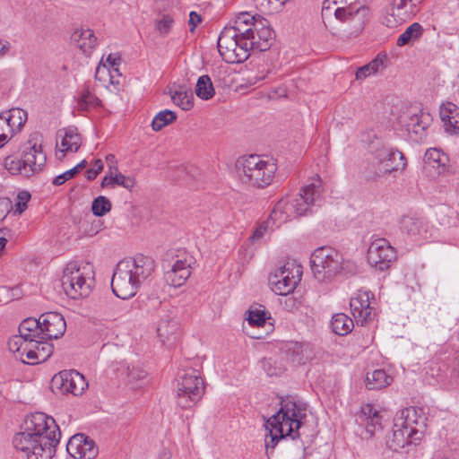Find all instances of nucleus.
<instances>
[{
  "label": "nucleus",
  "instance_id": "nucleus-33",
  "mask_svg": "<svg viewBox=\"0 0 459 459\" xmlns=\"http://www.w3.org/2000/svg\"><path fill=\"white\" fill-rule=\"evenodd\" d=\"M393 377L384 369H375L366 375V386L369 390H380L389 385Z\"/></svg>",
  "mask_w": 459,
  "mask_h": 459
},
{
  "label": "nucleus",
  "instance_id": "nucleus-29",
  "mask_svg": "<svg viewBox=\"0 0 459 459\" xmlns=\"http://www.w3.org/2000/svg\"><path fill=\"white\" fill-rule=\"evenodd\" d=\"M445 128L452 134L459 133V108L452 102L444 104L440 110Z\"/></svg>",
  "mask_w": 459,
  "mask_h": 459
},
{
  "label": "nucleus",
  "instance_id": "nucleus-1",
  "mask_svg": "<svg viewBox=\"0 0 459 459\" xmlns=\"http://www.w3.org/2000/svg\"><path fill=\"white\" fill-rule=\"evenodd\" d=\"M61 437L56 420L43 412H35L24 422V430L16 433L13 445L27 459H51Z\"/></svg>",
  "mask_w": 459,
  "mask_h": 459
},
{
  "label": "nucleus",
  "instance_id": "nucleus-13",
  "mask_svg": "<svg viewBox=\"0 0 459 459\" xmlns=\"http://www.w3.org/2000/svg\"><path fill=\"white\" fill-rule=\"evenodd\" d=\"M316 188H319V186H316L314 183L304 186L300 193L291 202H289L291 213L297 216L307 215L314 205L316 197L319 196Z\"/></svg>",
  "mask_w": 459,
  "mask_h": 459
},
{
  "label": "nucleus",
  "instance_id": "nucleus-26",
  "mask_svg": "<svg viewBox=\"0 0 459 459\" xmlns=\"http://www.w3.org/2000/svg\"><path fill=\"white\" fill-rule=\"evenodd\" d=\"M168 94L170 95L173 103L183 110H190L194 107L193 91L186 85H173L169 88Z\"/></svg>",
  "mask_w": 459,
  "mask_h": 459
},
{
  "label": "nucleus",
  "instance_id": "nucleus-14",
  "mask_svg": "<svg viewBox=\"0 0 459 459\" xmlns=\"http://www.w3.org/2000/svg\"><path fill=\"white\" fill-rule=\"evenodd\" d=\"M41 339H58L66 330L65 318L56 312L44 313L40 316Z\"/></svg>",
  "mask_w": 459,
  "mask_h": 459
},
{
  "label": "nucleus",
  "instance_id": "nucleus-40",
  "mask_svg": "<svg viewBox=\"0 0 459 459\" xmlns=\"http://www.w3.org/2000/svg\"><path fill=\"white\" fill-rule=\"evenodd\" d=\"M404 427L416 428L424 427V418L417 417V410L414 407L405 408L401 411V417L395 420Z\"/></svg>",
  "mask_w": 459,
  "mask_h": 459
},
{
  "label": "nucleus",
  "instance_id": "nucleus-8",
  "mask_svg": "<svg viewBox=\"0 0 459 459\" xmlns=\"http://www.w3.org/2000/svg\"><path fill=\"white\" fill-rule=\"evenodd\" d=\"M300 277V267L292 262H287L269 274L268 282L275 294L286 296L295 290Z\"/></svg>",
  "mask_w": 459,
  "mask_h": 459
},
{
  "label": "nucleus",
  "instance_id": "nucleus-17",
  "mask_svg": "<svg viewBox=\"0 0 459 459\" xmlns=\"http://www.w3.org/2000/svg\"><path fill=\"white\" fill-rule=\"evenodd\" d=\"M192 256H186L178 259L171 269L164 273V279L167 284L172 287H180L191 275Z\"/></svg>",
  "mask_w": 459,
  "mask_h": 459
},
{
  "label": "nucleus",
  "instance_id": "nucleus-2",
  "mask_svg": "<svg viewBox=\"0 0 459 459\" xmlns=\"http://www.w3.org/2000/svg\"><path fill=\"white\" fill-rule=\"evenodd\" d=\"M280 405L279 411L268 418L264 425L269 432L264 439L267 455L274 449L280 440L286 437H290L292 439L299 438L300 436L299 429L307 417L306 404L295 401L291 396L281 398Z\"/></svg>",
  "mask_w": 459,
  "mask_h": 459
},
{
  "label": "nucleus",
  "instance_id": "nucleus-21",
  "mask_svg": "<svg viewBox=\"0 0 459 459\" xmlns=\"http://www.w3.org/2000/svg\"><path fill=\"white\" fill-rule=\"evenodd\" d=\"M422 430L416 428L404 427L398 421L394 423L392 443L394 449L403 448L411 443L421 438Z\"/></svg>",
  "mask_w": 459,
  "mask_h": 459
},
{
  "label": "nucleus",
  "instance_id": "nucleus-38",
  "mask_svg": "<svg viewBox=\"0 0 459 459\" xmlns=\"http://www.w3.org/2000/svg\"><path fill=\"white\" fill-rule=\"evenodd\" d=\"M177 331L178 323L175 320H162L157 327V334L162 344L174 342Z\"/></svg>",
  "mask_w": 459,
  "mask_h": 459
},
{
  "label": "nucleus",
  "instance_id": "nucleus-5",
  "mask_svg": "<svg viewBox=\"0 0 459 459\" xmlns=\"http://www.w3.org/2000/svg\"><path fill=\"white\" fill-rule=\"evenodd\" d=\"M405 167V157L401 152L381 147L372 154V159L365 168L364 174L368 180L375 181L385 174L404 169Z\"/></svg>",
  "mask_w": 459,
  "mask_h": 459
},
{
  "label": "nucleus",
  "instance_id": "nucleus-30",
  "mask_svg": "<svg viewBox=\"0 0 459 459\" xmlns=\"http://www.w3.org/2000/svg\"><path fill=\"white\" fill-rule=\"evenodd\" d=\"M289 206V201L286 199L282 198L278 201L269 215L266 224H271V228H273V226L279 227L281 224L288 221L292 216Z\"/></svg>",
  "mask_w": 459,
  "mask_h": 459
},
{
  "label": "nucleus",
  "instance_id": "nucleus-42",
  "mask_svg": "<svg viewBox=\"0 0 459 459\" xmlns=\"http://www.w3.org/2000/svg\"><path fill=\"white\" fill-rule=\"evenodd\" d=\"M274 30H255L254 45L257 51L268 50L274 42Z\"/></svg>",
  "mask_w": 459,
  "mask_h": 459
},
{
  "label": "nucleus",
  "instance_id": "nucleus-61",
  "mask_svg": "<svg viewBox=\"0 0 459 459\" xmlns=\"http://www.w3.org/2000/svg\"><path fill=\"white\" fill-rule=\"evenodd\" d=\"M12 208V202L7 197L0 198V219H4Z\"/></svg>",
  "mask_w": 459,
  "mask_h": 459
},
{
  "label": "nucleus",
  "instance_id": "nucleus-22",
  "mask_svg": "<svg viewBox=\"0 0 459 459\" xmlns=\"http://www.w3.org/2000/svg\"><path fill=\"white\" fill-rule=\"evenodd\" d=\"M70 39L71 44L78 48L86 56H90L98 45V38L94 30H74Z\"/></svg>",
  "mask_w": 459,
  "mask_h": 459
},
{
  "label": "nucleus",
  "instance_id": "nucleus-16",
  "mask_svg": "<svg viewBox=\"0 0 459 459\" xmlns=\"http://www.w3.org/2000/svg\"><path fill=\"white\" fill-rule=\"evenodd\" d=\"M28 143L30 146L24 148L22 155L26 177L39 172L46 162V155L41 150V145H38L36 143L31 144L30 140Z\"/></svg>",
  "mask_w": 459,
  "mask_h": 459
},
{
  "label": "nucleus",
  "instance_id": "nucleus-37",
  "mask_svg": "<svg viewBox=\"0 0 459 459\" xmlns=\"http://www.w3.org/2000/svg\"><path fill=\"white\" fill-rule=\"evenodd\" d=\"M403 229L411 236H420L422 238H428L427 224L421 219L406 217L402 221Z\"/></svg>",
  "mask_w": 459,
  "mask_h": 459
},
{
  "label": "nucleus",
  "instance_id": "nucleus-51",
  "mask_svg": "<svg viewBox=\"0 0 459 459\" xmlns=\"http://www.w3.org/2000/svg\"><path fill=\"white\" fill-rule=\"evenodd\" d=\"M136 181L133 176H126L117 171V186H122L129 193H132L135 187Z\"/></svg>",
  "mask_w": 459,
  "mask_h": 459
},
{
  "label": "nucleus",
  "instance_id": "nucleus-43",
  "mask_svg": "<svg viewBox=\"0 0 459 459\" xmlns=\"http://www.w3.org/2000/svg\"><path fill=\"white\" fill-rule=\"evenodd\" d=\"M270 314L265 310L264 306L259 307H251L248 309V324L252 326L261 327L264 326L267 319H270Z\"/></svg>",
  "mask_w": 459,
  "mask_h": 459
},
{
  "label": "nucleus",
  "instance_id": "nucleus-39",
  "mask_svg": "<svg viewBox=\"0 0 459 459\" xmlns=\"http://www.w3.org/2000/svg\"><path fill=\"white\" fill-rule=\"evenodd\" d=\"M3 115V120L11 128L12 131H20L27 120V112L22 108H12L8 111L7 116Z\"/></svg>",
  "mask_w": 459,
  "mask_h": 459
},
{
  "label": "nucleus",
  "instance_id": "nucleus-24",
  "mask_svg": "<svg viewBox=\"0 0 459 459\" xmlns=\"http://www.w3.org/2000/svg\"><path fill=\"white\" fill-rule=\"evenodd\" d=\"M390 59L385 51H380L375 58L367 65L358 68L356 72L357 80H364L368 75L382 73L389 65Z\"/></svg>",
  "mask_w": 459,
  "mask_h": 459
},
{
  "label": "nucleus",
  "instance_id": "nucleus-57",
  "mask_svg": "<svg viewBox=\"0 0 459 459\" xmlns=\"http://www.w3.org/2000/svg\"><path fill=\"white\" fill-rule=\"evenodd\" d=\"M114 159H115V155L114 154H108L106 157V160H107L108 164H111L113 162ZM109 170H110L109 173L107 176H105L104 178L101 181V186L102 187L115 185V175L112 172L111 165H109Z\"/></svg>",
  "mask_w": 459,
  "mask_h": 459
},
{
  "label": "nucleus",
  "instance_id": "nucleus-9",
  "mask_svg": "<svg viewBox=\"0 0 459 459\" xmlns=\"http://www.w3.org/2000/svg\"><path fill=\"white\" fill-rule=\"evenodd\" d=\"M61 284L65 294L76 299L88 297L91 293V285L87 283L84 273L76 264H68L64 270Z\"/></svg>",
  "mask_w": 459,
  "mask_h": 459
},
{
  "label": "nucleus",
  "instance_id": "nucleus-58",
  "mask_svg": "<svg viewBox=\"0 0 459 459\" xmlns=\"http://www.w3.org/2000/svg\"><path fill=\"white\" fill-rule=\"evenodd\" d=\"M103 161L100 159L94 161L92 168L87 169L86 178L88 180H94L103 169Z\"/></svg>",
  "mask_w": 459,
  "mask_h": 459
},
{
  "label": "nucleus",
  "instance_id": "nucleus-45",
  "mask_svg": "<svg viewBox=\"0 0 459 459\" xmlns=\"http://www.w3.org/2000/svg\"><path fill=\"white\" fill-rule=\"evenodd\" d=\"M80 141L81 137L77 133L71 129L67 130L61 141V145L64 147L61 152H66L70 151L76 152L80 147Z\"/></svg>",
  "mask_w": 459,
  "mask_h": 459
},
{
  "label": "nucleus",
  "instance_id": "nucleus-56",
  "mask_svg": "<svg viewBox=\"0 0 459 459\" xmlns=\"http://www.w3.org/2000/svg\"><path fill=\"white\" fill-rule=\"evenodd\" d=\"M156 22V29H170L174 24V17L170 13H162L157 18Z\"/></svg>",
  "mask_w": 459,
  "mask_h": 459
},
{
  "label": "nucleus",
  "instance_id": "nucleus-11",
  "mask_svg": "<svg viewBox=\"0 0 459 459\" xmlns=\"http://www.w3.org/2000/svg\"><path fill=\"white\" fill-rule=\"evenodd\" d=\"M423 170L431 178L450 173L452 167L448 155L440 149L429 148L423 157Z\"/></svg>",
  "mask_w": 459,
  "mask_h": 459
},
{
  "label": "nucleus",
  "instance_id": "nucleus-4",
  "mask_svg": "<svg viewBox=\"0 0 459 459\" xmlns=\"http://www.w3.org/2000/svg\"><path fill=\"white\" fill-rule=\"evenodd\" d=\"M176 381V403L181 409L192 408L205 393L204 381L195 368L180 369Z\"/></svg>",
  "mask_w": 459,
  "mask_h": 459
},
{
  "label": "nucleus",
  "instance_id": "nucleus-35",
  "mask_svg": "<svg viewBox=\"0 0 459 459\" xmlns=\"http://www.w3.org/2000/svg\"><path fill=\"white\" fill-rule=\"evenodd\" d=\"M237 30H221L218 38V49L221 55H233L235 57V51L237 49L236 38Z\"/></svg>",
  "mask_w": 459,
  "mask_h": 459
},
{
  "label": "nucleus",
  "instance_id": "nucleus-44",
  "mask_svg": "<svg viewBox=\"0 0 459 459\" xmlns=\"http://www.w3.org/2000/svg\"><path fill=\"white\" fill-rule=\"evenodd\" d=\"M177 119V114L169 109H165L159 112L152 122V128L153 131H160L166 126L173 123Z\"/></svg>",
  "mask_w": 459,
  "mask_h": 459
},
{
  "label": "nucleus",
  "instance_id": "nucleus-36",
  "mask_svg": "<svg viewBox=\"0 0 459 459\" xmlns=\"http://www.w3.org/2000/svg\"><path fill=\"white\" fill-rule=\"evenodd\" d=\"M353 327V320L346 314L338 313L333 316L331 320V328L335 334L344 336L351 333Z\"/></svg>",
  "mask_w": 459,
  "mask_h": 459
},
{
  "label": "nucleus",
  "instance_id": "nucleus-10",
  "mask_svg": "<svg viewBox=\"0 0 459 459\" xmlns=\"http://www.w3.org/2000/svg\"><path fill=\"white\" fill-rule=\"evenodd\" d=\"M367 258L371 266L384 272L396 260V252L385 238H377L368 247Z\"/></svg>",
  "mask_w": 459,
  "mask_h": 459
},
{
  "label": "nucleus",
  "instance_id": "nucleus-59",
  "mask_svg": "<svg viewBox=\"0 0 459 459\" xmlns=\"http://www.w3.org/2000/svg\"><path fill=\"white\" fill-rule=\"evenodd\" d=\"M409 126L415 134H420L427 128V124L420 120L418 116H413L411 117Z\"/></svg>",
  "mask_w": 459,
  "mask_h": 459
},
{
  "label": "nucleus",
  "instance_id": "nucleus-20",
  "mask_svg": "<svg viewBox=\"0 0 459 459\" xmlns=\"http://www.w3.org/2000/svg\"><path fill=\"white\" fill-rule=\"evenodd\" d=\"M244 26H254L256 29H273L271 22L266 18L248 12L238 13L232 22L224 25L222 29H240Z\"/></svg>",
  "mask_w": 459,
  "mask_h": 459
},
{
  "label": "nucleus",
  "instance_id": "nucleus-31",
  "mask_svg": "<svg viewBox=\"0 0 459 459\" xmlns=\"http://www.w3.org/2000/svg\"><path fill=\"white\" fill-rule=\"evenodd\" d=\"M286 354L294 365L305 364L309 357V345L298 342H290L286 345Z\"/></svg>",
  "mask_w": 459,
  "mask_h": 459
},
{
  "label": "nucleus",
  "instance_id": "nucleus-28",
  "mask_svg": "<svg viewBox=\"0 0 459 459\" xmlns=\"http://www.w3.org/2000/svg\"><path fill=\"white\" fill-rule=\"evenodd\" d=\"M112 70H115V56L110 53L106 61L103 58L100 61L95 72V79L107 89L115 83Z\"/></svg>",
  "mask_w": 459,
  "mask_h": 459
},
{
  "label": "nucleus",
  "instance_id": "nucleus-54",
  "mask_svg": "<svg viewBox=\"0 0 459 459\" xmlns=\"http://www.w3.org/2000/svg\"><path fill=\"white\" fill-rule=\"evenodd\" d=\"M275 361H273V359H264L261 361V365L264 372L267 374V376L273 377V376H278L282 371L283 368L281 367H276Z\"/></svg>",
  "mask_w": 459,
  "mask_h": 459
},
{
  "label": "nucleus",
  "instance_id": "nucleus-34",
  "mask_svg": "<svg viewBox=\"0 0 459 459\" xmlns=\"http://www.w3.org/2000/svg\"><path fill=\"white\" fill-rule=\"evenodd\" d=\"M40 317L39 319L28 317L19 326V333L24 341H35V338L41 336Z\"/></svg>",
  "mask_w": 459,
  "mask_h": 459
},
{
  "label": "nucleus",
  "instance_id": "nucleus-48",
  "mask_svg": "<svg viewBox=\"0 0 459 459\" xmlns=\"http://www.w3.org/2000/svg\"><path fill=\"white\" fill-rule=\"evenodd\" d=\"M4 165L12 174L22 173L25 176V166L23 165L22 158L15 159L13 156H7L4 159Z\"/></svg>",
  "mask_w": 459,
  "mask_h": 459
},
{
  "label": "nucleus",
  "instance_id": "nucleus-53",
  "mask_svg": "<svg viewBox=\"0 0 459 459\" xmlns=\"http://www.w3.org/2000/svg\"><path fill=\"white\" fill-rule=\"evenodd\" d=\"M30 194L28 191L19 192L15 204L14 212L22 214L27 209V203L30 200Z\"/></svg>",
  "mask_w": 459,
  "mask_h": 459
},
{
  "label": "nucleus",
  "instance_id": "nucleus-3",
  "mask_svg": "<svg viewBox=\"0 0 459 459\" xmlns=\"http://www.w3.org/2000/svg\"><path fill=\"white\" fill-rule=\"evenodd\" d=\"M156 267L152 256L137 254L117 263V298L134 297L141 283L150 277Z\"/></svg>",
  "mask_w": 459,
  "mask_h": 459
},
{
  "label": "nucleus",
  "instance_id": "nucleus-47",
  "mask_svg": "<svg viewBox=\"0 0 459 459\" xmlns=\"http://www.w3.org/2000/svg\"><path fill=\"white\" fill-rule=\"evenodd\" d=\"M111 202L103 195L94 198L91 203V212L97 217L105 215L111 210Z\"/></svg>",
  "mask_w": 459,
  "mask_h": 459
},
{
  "label": "nucleus",
  "instance_id": "nucleus-15",
  "mask_svg": "<svg viewBox=\"0 0 459 459\" xmlns=\"http://www.w3.org/2000/svg\"><path fill=\"white\" fill-rule=\"evenodd\" d=\"M355 420L359 428L364 429L360 435L365 433L367 438L382 429L381 416L372 404L368 403L362 406L360 411L356 414Z\"/></svg>",
  "mask_w": 459,
  "mask_h": 459
},
{
  "label": "nucleus",
  "instance_id": "nucleus-7",
  "mask_svg": "<svg viewBox=\"0 0 459 459\" xmlns=\"http://www.w3.org/2000/svg\"><path fill=\"white\" fill-rule=\"evenodd\" d=\"M242 180L254 187L264 188L269 186L277 169L276 164L264 160L258 155H250L243 163Z\"/></svg>",
  "mask_w": 459,
  "mask_h": 459
},
{
  "label": "nucleus",
  "instance_id": "nucleus-25",
  "mask_svg": "<svg viewBox=\"0 0 459 459\" xmlns=\"http://www.w3.org/2000/svg\"><path fill=\"white\" fill-rule=\"evenodd\" d=\"M255 30H244L237 34L235 57L231 62L240 63L247 59L249 50H255L254 45Z\"/></svg>",
  "mask_w": 459,
  "mask_h": 459
},
{
  "label": "nucleus",
  "instance_id": "nucleus-18",
  "mask_svg": "<svg viewBox=\"0 0 459 459\" xmlns=\"http://www.w3.org/2000/svg\"><path fill=\"white\" fill-rule=\"evenodd\" d=\"M411 19V13L403 10V8L391 6L385 10L382 16L381 22L388 29H396L403 26H406L405 29H422V26L419 22L407 24Z\"/></svg>",
  "mask_w": 459,
  "mask_h": 459
},
{
  "label": "nucleus",
  "instance_id": "nucleus-50",
  "mask_svg": "<svg viewBox=\"0 0 459 459\" xmlns=\"http://www.w3.org/2000/svg\"><path fill=\"white\" fill-rule=\"evenodd\" d=\"M423 30H404V32L397 39V46L403 47L412 44L422 36Z\"/></svg>",
  "mask_w": 459,
  "mask_h": 459
},
{
  "label": "nucleus",
  "instance_id": "nucleus-32",
  "mask_svg": "<svg viewBox=\"0 0 459 459\" xmlns=\"http://www.w3.org/2000/svg\"><path fill=\"white\" fill-rule=\"evenodd\" d=\"M74 369L70 370H62L56 374L50 383V387L53 392L57 391L62 394L71 393L73 394V383L72 378L74 376L72 374Z\"/></svg>",
  "mask_w": 459,
  "mask_h": 459
},
{
  "label": "nucleus",
  "instance_id": "nucleus-63",
  "mask_svg": "<svg viewBox=\"0 0 459 459\" xmlns=\"http://www.w3.org/2000/svg\"><path fill=\"white\" fill-rule=\"evenodd\" d=\"M271 227V224H266V221L264 222V224L260 225L253 233V235L251 236V238L253 240H256V239H259L261 238L264 232L267 230V229Z\"/></svg>",
  "mask_w": 459,
  "mask_h": 459
},
{
  "label": "nucleus",
  "instance_id": "nucleus-46",
  "mask_svg": "<svg viewBox=\"0 0 459 459\" xmlns=\"http://www.w3.org/2000/svg\"><path fill=\"white\" fill-rule=\"evenodd\" d=\"M87 164L88 163L85 160H82L80 163H78L73 169H68L65 172L56 176L53 179L52 184L55 186H61V185L65 184L69 179L74 178L82 169L86 168Z\"/></svg>",
  "mask_w": 459,
  "mask_h": 459
},
{
  "label": "nucleus",
  "instance_id": "nucleus-55",
  "mask_svg": "<svg viewBox=\"0 0 459 459\" xmlns=\"http://www.w3.org/2000/svg\"><path fill=\"white\" fill-rule=\"evenodd\" d=\"M98 99L91 92L86 91L82 93L78 100V108L82 110H86L90 105H93Z\"/></svg>",
  "mask_w": 459,
  "mask_h": 459
},
{
  "label": "nucleus",
  "instance_id": "nucleus-62",
  "mask_svg": "<svg viewBox=\"0 0 459 459\" xmlns=\"http://www.w3.org/2000/svg\"><path fill=\"white\" fill-rule=\"evenodd\" d=\"M202 22L203 18L200 14H198L195 11L190 12L188 20V25L190 26V29H195Z\"/></svg>",
  "mask_w": 459,
  "mask_h": 459
},
{
  "label": "nucleus",
  "instance_id": "nucleus-64",
  "mask_svg": "<svg viewBox=\"0 0 459 459\" xmlns=\"http://www.w3.org/2000/svg\"><path fill=\"white\" fill-rule=\"evenodd\" d=\"M372 310L373 308L370 307L367 310L361 311V315L359 313L357 315V318L360 319L361 323H367L368 321H370L372 319Z\"/></svg>",
  "mask_w": 459,
  "mask_h": 459
},
{
  "label": "nucleus",
  "instance_id": "nucleus-52",
  "mask_svg": "<svg viewBox=\"0 0 459 459\" xmlns=\"http://www.w3.org/2000/svg\"><path fill=\"white\" fill-rule=\"evenodd\" d=\"M29 342V341H24L23 338L20 335H14L8 341V349L10 351L21 352L22 355L25 354L23 351L25 345Z\"/></svg>",
  "mask_w": 459,
  "mask_h": 459
},
{
  "label": "nucleus",
  "instance_id": "nucleus-41",
  "mask_svg": "<svg viewBox=\"0 0 459 459\" xmlns=\"http://www.w3.org/2000/svg\"><path fill=\"white\" fill-rule=\"evenodd\" d=\"M195 94L204 100H208L214 96L215 90L208 75H202L198 78L195 85Z\"/></svg>",
  "mask_w": 459,
  "mask_h": 459
},
{
  "label": "nucleus",
  "instance_id": "nucleus-23",
  "mask_svg": "<svg viewBox=\"0 0 459 459\" xmlns=\"http://www.w3.org/2000/svg\"><path fill=\"white\" fill-rule=\"evenodd\" d=\"M333 15L341 22L357 20L364 25L365 20L369 16V8L365 5H359L356 8L352 5V1H351L347 6L337 7L333 11Z\"/></svg>",
  "mask_w": 459,
  "mask_h": 459
},
{
  "label": "nucleus",
  "instance_id": "nucleus-60",
  "mask_svg": "<svg viewBox=\"0 0 459 459\" xmlns=\"http://www.w3.org/2000/svg\"><path fill=\"white\" fill-rule=\"evenodd\" d=\"M350 307L351 313L355 318H357V315L359 313L361 315V300L360 294H359L356 298H352L350 302Z\"/></svg>",
  "mask_w": 459,
  "mask_h": 459
},
{
  "label": "nucleus",
  "instance_id": "nucleus-19",
  "mask_svg": "<svg viewBox=\"0 0 459 459\" xmlns=\"http://www.w3.org/2000/svg\"><path fill=\"white\" fill-rule=\"evenodd\" d=\"M45 340L35 338V341H30L25 345L23 351H25L26 358L30 360V364L45 362L52 355L54 346Z\"/></svg>",
  "mask_w": 459,
  "mask_h": 459
},
{
  "label": "nucleus",
  "instance_id": "nucleus-12",
  "mask_svg": "<svg viewBox=\"0 0 459 459\" xmlns=\"http://www.w3.org/2000/svg\"><path fill=\"white\" fill-rule=\"evenodd\" d=\"M66 451L75 459H94L98 455L94 441L82 433L75 434L69 438Z\"/></svg>",
  "mask_w": 459,
  "mask_h": 459
},
{
  "label": "nucleus",
  "instance_id": "nucleus-6",
  "mask_svg": "<svg viewBox=\"0 0 459 459\" xmlns=\"http://www.w3.org/2000/svg\"><path fill=\"white\" fill-rule=\"evenodd\" d=\"M342 255L331 247L316 248L310 257L311 270L318 281L332 280L342 270Z\"/></svg>",
  "mask_w": 459,
  "mask_h": 459
},
{
  "label": "nucleus",
  "instance_id": "nucleus-49",
  "mask_svg": "<svg viewBox=\"0 0 459 459\" xmlns=\"http://www.w3.org/2000/svg\"><path fill=\"white\" fill-rule=\"evenodd\" d=\"M74 378H72L73 383V394L79 395L82 394V392L88 386V383L86 382L83 375L79 373L77 370L74 369L72 372Z\"/></svg>",
  "mask_w": 459,
  "mask_h": 459
},
{
  "label": "nucleus",
  "instance_id": "nucleus-27",
  "mask_svg": "<svg viewBox=\"0 0 459 459\" xmlns=\"http://www.w3.org/2000/svg\"><path fill=\"white\" fill-rule=\"evenodd\" d=\"M120 369H123L122 375H126L125 382L131 389L142 388L147 383L148 374L143 368L121 363Z\"/></svg>",
  "mask_w": 459,
  "mask_h": 459
}]
</instances>
